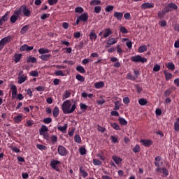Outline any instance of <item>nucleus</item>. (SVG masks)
I'll return each instance as SVG.
<instances>
[{"instance_id":"1","label":"nucleus","mask_w":179,"mask_h":179,"mask_svg":"<svg viewBox=\"0 0 179 179\" xmlns=\"http://www.w3.org/2000/svg\"><path fill=\"white\" fill-rule=\"evenodd\" d=\"M62 107L64 114H72L76 110V103L72 105L69 100H66L64 101Z\"/></svg>"},{"instance_id":"2","label":"nucleus","mask_w":179,"mask_h":179,"mask_svg":"<svg viewBox=\"0 0 179 179\" xmlns=\"http://www.w3.org/2000/svg\"><path fill=\"white\" fill-rule=\"evenodd\" d=\"M130 59L131 61H132V62H135L136 64L138 62H141V64H145V62H148V59L142 57V56L139 55L131 57Z\"/></svg>"},{"instance_id":"3","label":"nucleus","mask_w":179,"mask_h":179,"mask_svg":"<svg viewBox=\"0 0 179 179\" xmlns=\"http://www.w3.org/2000/svg\"><path fill=\"white\" fill-rule=\"evenodd\" d=\"M17 80L18 85H22V83H24V82L27 80V74L23 73V71H20L18 73Z\"/></svg>"},{"instance_id":"4","label":"nucleus","mask_w":179,"mask_h":179,"mask_svg":"<svg viewBox=\"0 0 179 179\" xmlns=\"http://www.w3.org/2000/svg\"><path fill=\"white\" fill-rule=\"evenodd\" d=\"M57 153L60 156H66L69 153V151L64 145H58Z\"/></svg>"},{"instance_id":"5","label":"nucleus","mask_w":179,"mask_h":179,"mask_svg":"<svg viewBox=\"0 0 179 179\" xmlns=\"http://www.w3.org/2000/svg\"><path fill=\"white\" fill-rule=\"evenodd\" d=\"M20 10L22 12L24 16H26V17H30L31 13L30 12V10L27 9L26 6H22L20 8Z\"/></svg>"},{"instance_id":"6","label":"nucleus","mask_w":179,"mask_h":179,"mask_svg":"<svg viewBox=\"0 0 179 179\" xmlns=\"http://www.w3.org/2000/svg\"><path fill=\"white\" fill-rule=\"evenodd\" d=\"M59 164H61V162L55 159H52L50 162V166L52 167L53 170H56V171H59V169L57 167Z\"/></svg>"},{"instance_id":"7","label":"nucleus","mask_w":179,"mask_h":179,"mask_svg":"<svg viewBox=\"0 0 179 179\" xmlns=\"http://www.w3.org/2000/svg\"><path fill=\"white\" fill-rule=\"evenodd\" d=\"M140 143L145 146V148H149L153 145V141L149 139H141Z\"/></svg>"},{"instance_id":"8","label":"nucleus","mask_w":179,"mask_h":179,"mask_svg":"<svg viewBox=\"0 0 179 179\" xmlns=\"http://www.w3.org/2000/svg\"><path fill=\"white\" fill-rule=\"evenodd\" d=\"M152 8H155V3H144L141 5V9L143 10H145V9H152Z\"/></svg>"},{"instance_id":"9","label":"nucleus","mask_w":179,"mask_h":179,"mask_svg":"<svg viewBox=\"0 0 179 179\" xmlns=\"http://www.w3.org/2000/svg\"><path fill=\"white\" fill-rule=\"evenodd\" d=\"M113 34V30L110 28H106L103 31V35L101 36V38H107V37H110Z\"/></svg>"},{"instance_id":"10","label":"nucleus","mask_w":179,"mask_h":179,"mask_svg":"<svg viewBox=\"0 0 179 179\" xmlns=\"http://www.w3.org/2000/svg\"><path fill=\"white\" fill-rule=\"evenodd\" d=\"M78 20H80V22H87V20L89 19V14L87 13H84L81 14L78 17Z\"/></svg>"},{"instance_id":"11","label":"nucleus","mask_w":179,"mask_h":179,"mask_svg":"<svg viewBox=\"0 0 179 179\" xmlns=\"http://www.w3.org/2000/svg\"><path fill=\"white\" fill-rule=\"evenodd\" d=\"M34 46H28L27 44H24L22 45L20 48V51L23 52V51H31L34 50Z\"/></svg>"},{"instance_id":"12","label":"nucleus","mask_w":179,"mask_h":179,"mask_svg":"<svg viewBox=\"0 0 179 179\" xmlns=\"http://www.w3.org/2000/svg\"><path fill=\"white\" fill-rule=\"evenodd\" d=\"M155 167H159L160 166L163 165V162H162V157L160 156H157L155 159Z\"/></svg>"},{"instance_id":"13","label":"nucleus","mask_w":179,"mask_h":179,"mask_svg":"<svg viewBox=\"0 0 179 179\" xmlns=\"http://www.w3.org/2000/svg\"><path fill=\"white\" fill-rule=\"evenodd\" d=\"M10 90L12 91V99H15L16 96L17 95V87H16V85H13L10 87Z\"/></svg>"},{"instance_id":"14","label":"nucleus","mask_w":179,"mask_h":179,"mask_svg":"<svg viewBox=\"0 0 179 179\" xmlns=\"http://www.w3.org/2000/svg\"><path fill=\"white\" fill-rule=\"evenodd\" d=\"M117 43H118V38H110L106 41V44H108V45H113L114 44H117Z\"/></svg>"},{"instance_id":"15","label":"nucleus","mask_w":179,"mask_h":179,"mask_svg":"<svg viewBox=\"0 0 179 179\" xmlns=\"http://www.w3.org/2000/svg\"><path fill=\"white\" fill-rule=\"evenodd\" d=\"M114 17H115L117 20H122V17H124V13L121 12L115 11L113 15Z\"/></svg>"},{"instance_id":"16","label":"nucleus","mask_w":179,"mask_h":179,"mask_svg":"<svg viewBox=\"0 0 179 179\" xmlns=\"http://www.w3.org/2000/svg\"><path fill=\"white\" fill-rule=\"evenodd\" d=\"M90 39L91 40V41H96V38H97V34H96V31H94V30H92L90 35Z\"/></svg>"},{"instance_id":"17","label":"nucleus","mask_w":179,"mask_h":179,"mask_svg":"<svg viewBox=\"0 0 179 179\" xmlns=\"http://www.w3.org/2000/svg\"><path fill=\"white\" fill-rule=\"evenodd\" d=\"M10 36H6L3 38L0 41V43L3 45H6V44H8V43H10Z\"/></svg>"},{"instance_id":"18","label":"nucleus","mask_w":179,"mask_h":179,"mask_svg":"<svg viewBox=\"0 0 179 179\" xmlns=\"http://www.w3.org/2000/svg\"><path fill=\"white\" fill-rule=\"evenodd\" d=\"M94 86L95 89H101L102 87H104L105 84H104V82L101 81V82L95 83Z\"/></svg>"},{"instance_id":"19","label":"nucleus","mask_w":179,"mask_h":179,"mask_svg":"<svg viewBox=\"0 0 179 179\" xmlns=\"http://www.w3.org/2000/svg\"><path fill=\"white\" fill-rule=\"evenodd\" d=\"M52 115L55 118H57L58 115H59V108L58 106H55L52 111Z\"/></svg>"},{"instance_id":"20","label":"nucleus","mask_w":179,"mask_h":179,"mask_svg":"<svg viewBox=\"0 0 179 179\" xmlns=\"http://www.w3.org/2000/svg\"><path fill=\"white\" fill-rule=\"evenodd\" d=\"M23 120V115H18L14 117V121L15 124H19V122H21Z\"/></svg>"},{"instance_id":"21","label":"nucleus","mask_w":179,"mask_h":179,"mask_svg":"<svg viewBox=\"0 0 179 179\" xmlns=\"http://www.w3.org/2000/svg\"><path fill=\"white\" fill-rule=\"evenodd\" d=\"M67 128H68V124H64L63 127H61V126L57 127L58 131L63 132V134H65V132H66Z\"/></svg>"},{"instance_id":"22","label":"nucleus","mask_w":179,"mask_h":179,"mask_svg":"<svg viewBox=\"0 0 179 179\" xmlns=\"http://www.w3.org/2000/svg\"><path fill=\"white\" fill-rule=\"evenodd\" d=\"M45 132H48V128L45 125H43L41 129L39 130L40 135H44Z\"/></svg>"},{"instance_id":"23","label":"nucleus","mask_w":179,"mask_h":179,"mask_svg":"<svg viewBox=\"0 0 179 179\" xmlns=\"http://www.w3.org/2000/svg\"><path fill=\"white\" fill-rule=\"evenodd\" d=\"M20 59H22V54H15L14 56V62L17 64L20 62Z\"/></svg>"},{"instance_id":"24","label":"nucleus","mask_w":179,"mask_h":179,"mask_svg":"<svg viewBox=\"0 0 179 179\" xmlns=\"http://www.w3.org/2000/svg\"><path fill=\"white\" fill-rule=\"evenodd\" d=\"M112 159L113 162H115V164H117V165L121 164V162H122V159L120 158V157L113 156Z\"/></svg>"},{"instance_id":"25","label":"nucleus","mask_w":179,"mask_h":179,"mask_svg":"<svg viewBox=\"0 0 179 179\" xmlns=\"http://www.w3.org/2000/svg\"><path fill=\"white\" fill-rule=\"evenodd\" d=\"M168 7L171 8V10H177V9H178V6L174 3H169Z\"/></svg>"},{"instance_id":"26","label":"nucleus","mask_w":179,"mask_h":179,"mask_svg":"<svg viewBox=\"0 0 179 179\" xmlns=\"http://www.w3.org/2000/svg\"><path fill=\"white\" fill-rule=\"evenodd\" d=\"M50 141L52 142V145H55L58 142V136L55 135H52L50 138Z\"/></svg>"},{"instance_id":"27","label":"nucleus","mask_w":179,"mask_h":179,"mask_svg":"<svg viewBox=\"0 0 179 179\" xmlns=\"http://www.w3.org/2000/svg\"><path fill=\"white\" fill-rule=\"evenodd\" d=\"M27 62H31L32 64H36L37 62V59L33 56H29L27 58Z\"/></svg>"},{"instance_id":"28","label":"nucleus","mask_w":179,"mask_h":179,"mask_svg":"<svg viewBox=\"0 0 179 179\" xmlns=\"http://www.w3.org/2000/svg\"><path fill=\"white\" fill-rule=\"evenodd\" d=\"M50 57H51V55L48 54V55H42L39 57V58L42 59V61H48Z\"/></svg>"},{"instance_id":"29","label":"nucleus","mask_w":179,"mask_h":179,"mask_svg":"<svg viewBox=\"0 0 179 179\" xmlns=\"http://www.w3.org/2000/svg\"><path fill=\"white\" fill-rule=\"evenodd\" d=\"M127 79H128L129 80L135 81L136 79H138V76H134L130 73H129L127 74Z\"/></svg>"},{"instance_id":"30","label":"nucleus","mask_w":179,"mask_h":179,"mask_svg":"<svg viewBox=\"0 0 179 179\" xmlns=\"http://www.w3.org/2000/svg\"><path fill=\"white\" fill-rule=\"evenodd\" d=\"M116 51L119 55V57H122V52H124V50H122V48H121V46L120 45H117Z\"/></svg>"},{"instance_id":"31","label":"nucleus","mask_w":179,"mask_h":179,"mask_svg":"<svg viewBox=\"0 0 179 179\" xmlns=\"http://www.w3.org/2000/svg\"><path fill=\"white\" fill-rule=\"evenodd\" d=\"M80 173L83 178H86V177L89 176V173L83 170V169H82V166L80 167Z\"/></svg>"},{"instance_id":"32","label":"nucleus","mask_w":179,"mask_h":179,"mask_svg":"<svg viewBox=\"0 0 179 179\" xmlns=\"http://www.w3.org/2000/svg\"><path fill=\"white\" fill-rule=\"evenodd\" d=\"M164 73L165 75L166 80H170L171 78H173V74L171 73L167 72V71H164Z\"/></svg>"},{"instance_id":"33","label":"nucleus","mask_w":179,"mask_h":179,"mask_svg":"<svg viewBox=\"0 0 179 179\" xmlns=\"http://www.w3.org/2000/svg\"><path fill=\"white\" fill-rule=\"evenodd\" d=\"M132 151L134 153H139L141 152V146L139 144H136L133 148Z\"/></svg>"},{"instance_id":"34","label":"nucleus","mask_w":179,"mask_h":179,"mask_svg":"<svg viewBox=\"0 0 179 179\" xmlns=\"http://www.w3.org/2000/svg\"><path fill=\"white\" fill-rule=\"evenodd\" d=\"M101 3V1L100 0H92L90 3L91 6H96V5H100Z\"/></svg>"},{"instance_id":"35","label":"nucleus","mask_w":179,"mask_h":179,"mask_svg":"<svg viewBox=\"0 0 179 179\" xmlns=\"http://www.w3.org/2000/svg\"><path fill=\"white\" fill-rule=\"evenodd\" d=\"M140 106H146L148 104V100L145 98H141L138 100Z\"/></svg>"},{"instance_id":"36","label":"nucleus","mask_w":179,"mask_h":179,"mask_svg":"<svg viewBox=\"0 0 179 179\" xmlns=\"http://www.w3.org/2000/svg\"><path fill=\"white\" fill-rule=\"evenodd\" d=\"M38 52H39V54H42V55H43L44 54H48V52H50V50H48L47 48H41L38 50Z\"/></svg>"},{"instance_id":"37","label":"nucleus","mask_w":179,"mask_h":179,"mask_svg":"<svg viewBox=\"0 0 179 179\" xmlns=\"http://www.w3.org/2000/svg\"><path fill=\"white\" fill-rule=\"evenodd\" d=\"M27 31H29V25L24 26L20 30L21 34H26Z\"/></svg>"},{"instance_id":"38","label":"nucleus","mask_w":179,"mask_h":179,"mask_svg":"<svg viewBox=\"0 0 179 179\" xmlns=\"http://www.w3.org/2000/svg\"><path fill=\"white\" fill-rule=\"evenodd\" d=\"M110 125L113 129H115V131H121V127H120V125L116 122L111 123Z\"/></svg>"},{"instance_id":"39","label":"nucleus","mask_w":179,"mask_h":179,"mask_svg":"<svg viewBox=\"0 0 179 179\" xmlns=\"http://www.w3.org/2000/svg\"><path fill=\"white\" fill-rule=\"evenodd\" d=\"M166 68L171 71H174V69H176V66L174 65V63L169 62L166 65Z\"/></svg>"},{"instance_id":"40","label":"nucleus","mask_w":179,"mask_h":179,"mask_svg":"<svg viewBox=\"0 0 179 179\" xmlns=\"http://www.w3.org/2000/svg\"><path fill=\"white\" fill-rule=\"evenodd\" d=\"M148 51V46L146 45H141L138 48V52H145Z\"/></svg>"},{"instance_id":"41","label":"nucleus","mask_w":179,"mask_h":179,"mask_svg":"<svg viewBox=\"0 0 179 179\" xmlns=\"http://www.w3.org/2000/svg\"><path fill=\"white\" fill-rule=\"evenodd\" d=\"M165 15H166V13L164 12V10H162V11H159L157 13L158 19H163V17H164Z\"/></svg>"},{"instance_id":"42","label":"nucleus","mask_w":179,"mask_h":179,"mask_svg":"<svg viewBox=\"0 0 179 179\" xmlns=\"http://www.w3.org/2000/svg\"><path fill=\"white\" fill-rule=\"evenodd\" d=\"M76 71L80 72V73H85V72H86V70H85V68L82 66H77Z\"/></svg>"},{"instance_id":"43","label":"nucleus","mask_w":179,"mask_h":179,"mask_svg":"<svg viewBox=\"0 0 179 179\" xmlns=\"http://www.w3.org/2000/svg\"><path fill=\"white\" fill-rule=\"evenodd\" d=\"M74 141L76 142V143H80V142H82V138H80V136L76 134L74 136Z\"/></svg>"},{"instance_id":"44","label":"nucleus","mask_w":179,"mask_h":179,"mask_svg":"<svg viewBox=\"0 0 179 179\" xmlns=\"http://www.w3.org/2000/svg\"><path fill=\"white\" fill-rule=\"evenodd\" d=\"M118 121L120 124V125H127V124H128V122H127L124 117H119L118 118Z\"/></svg>"},{"instance_id":"45","label":"nucleus","mask_w":179,"mask_h":179,"mask_svg":"<svg viewBox=\"0 0 179 179\" xmlns=\"http://www.w3.org/2000/svg\"><path fill=\"white\" fill-rule=\"evenodd\" d=\"M76 78L77 79V80H79V82H85V77H83L80 74L76 75Z\"/></svg>"},{"instance_id":"46","label":"nucleus","mask_w":179,"mask_h":179,"mask_svg":"<svg viewBox=\"0 0 179 179\" xmlns=\"http://www.w3.org/2000/svg\"><path fill=\"white\" fill-rule=\"evenodd\" d=\"M36 148L37 149H39V150H47V146L41 144H37Z\"/></svg>"},{"instance_id":"47","label":"nucleus","mask_w":179,"mask_h":179,"mask_svg":"<svg viewBox=\"0 0 179 179\" xmlns=\"http://www.w3.org/2000/svg\"><path fill=\"white\" fill-rule=\"evenodd\" d=\"M103 163L101 162V161L97 159H93V164L94 166H101Z\"/></svg>"},{"instance_id":"48","label":"nucleus","mask_w":179,"mask_h":179,"mask_svg":"<svg viewBox=\"0 0 179 179\" xmlns=\"http://www.w3.org/2000/svg\"><path fill=\"white\" fill-rule=\"evenodd\" d=\"M171 93H173V90L168 89L164 92V94L166 97H169V96H170V94H171Z\"/></svg>"},{"instance_id":"49","label":"nucleus","mask_w":179,"mask_h":179,"mask_svg":"<svg viewBox=\"0 0 179 179\" xmlns=\"http://www.w3.org/2000/svg\"><path fill=\"white\" fill-rule=\"evenodd\" d=\"M79 152L81 155V156H85V154L86 153V148H85V147L80 148Z\"/></svg>"},{"instance_id":"50","label":"nucleus","mask_w":179,"mask_h":179,"mask_svg":"<svg viewBox=\"0 0 179 179\" xmlns=\"http://www.w3.org/2000/svg\"><path fill=\"white\" fill-rule=\"evenodd\" d=\"M30 76H33L34 78H38V71H32L29 73Z\"/></svg>"},{"instance_id":"51","label":"nucleus","mask_w":179,"mask_h":179,"mask_svg":"<svg viewBox=\"0 0 179 179\" xmlns=\"http://www.w3.org/2000/svg\"><path fill=\"white\" fill-rule=\"evenodd\" d=\"M93 60H92V59H87L85 58L82 61V64L83 65H87V64H89V62H92Z\"/></svg>"},{"instance_id":"52","label":"nucleus","mask_w":179,"mask_h":179,"mask_svg":"<svg viewBox=\"0 0 179 179\" xmlns=\"http://www.w3.org/2000/svg\"><path fill=\"white\" fill-rule=\"evenodd\" d=\"M55 75H56V76H65V75L64 74V71L61 70L56 71L55 72Z\"/></svg>"},{"instance_id":"53","label":"nucleus","mask_w":179,"mask_h":179,"mask_svg":"<svg viewBox=\"0 0 179 179\" xmlns=\"http://www.w3.org/2000/svg\"><path fill=\"white\" fill-rule=\"evenodd\" d=\"M48 2L50 6H52V5L58 3V0H48Z\"/></svg>"},{"instance_id":"54","label":"nucleus","mask_w":179,"mask_h":179,"mask_svg":"<svg viewBox=\"0 0 179 179\" xmlns=\"http://www.w3.org/2000/svg\"><path fill=\"white\" fill-rule=\"evenodd\" d=\"M76 13H83V8L82 7H76L75 9Z\"/></svg>"},{"instance_id":"55","label":"nucleus","mask_w":179,"mask_h":179,"mask_svg":"<svg viewBox=\"0 0 179 179\" xmlns=\"http://www.w3.org/2000/svg\"><path fill=\"white\" fill-rule=\"evenodd\" d=\"M44 124H50V122H52V119L51 117H46L43 119Z\"/></svg>"},{"instance_id":"56","label":"nucleus","mask_w":179,"mask_h":179,"mask_svg":"<svg viewBox=\"0 0 179 179\" xmlns=\"http://www.w3.org/2000/svg\"><path fill=\"white\" fill-rule=\"evenodd\" d=\"M77 47L79 48V50H82V48L85 47V42H83V41H80L77 45Z\"/></svg>"},{"instance_id":"57","label":"nucleus","mask_w":179,"mask_h":179,"mask_svg":"<svg viewBox=\"0 0 179 179\" xmlns=\"http://www.w3.org/2000/svg\"><path fill=\"white\" fill-rule=\"evenodd\" d=\"M94 11L95 13H100V12H101V6H95Z\"/></svg>"},{"instance_id":"58","label":"nucleus","mask_w":179,"mask_h":179,"mask_svg":"<svg viewBox=\"0 0 179 179\" xmlns=\"http://www.w3.org/2000/svg\"><path fill=\"white\" fill-rule=\"evenodd\" d=\"M9 13H6L3 16L1 17V20L4 22H8Z\"/></svg>"},{"instance_id":"59","label":"nucleus","mask_w":179,"mask_h":179,"mask_svg":"<svg viewBox=\"0 0 179 179\" xmlns=\"http://www.w3.org/2000/svg\"><path fill=\"white\" fill-rule=\"evenodd\" d=\"M80 107L83 111H86V110H87V106L85 103H80Z\"/></svg>"},{"instance_id":"60","label":"nucleus","mask_w":179,"mask_h":179,"mask_svg":"<svg viewBox=\"0 0 179 179\" xmlns=\"http://www.w3.org/2000/svg\"><path fill=\"white\" fill-rule=\"evenodd\" d=\"M174 130L176 132L179 131V122L176 120V122L174 123Z\"/></svg>"},{"instance_id":"61","label":"nucleus","mask_w":179,"mask_h":179,"mask_svg":"<svg viewBox=\"0 0 179 179\" xmlns=\"http://www.w3.org/2000/svg\"><path fill=\"white\" fill-rule=\"evenodd\" d=\"M10 20L11 23H16V21L17 20V17H16V15H12L10 18Z\"/></svg>"},{"instance_id":"62","label":"nucleus","mask_w":179,"mask_h":179,"mask_svg":"<svg viewBox=\"0 0 179 179\" xmlns=\"http://www.w3.org/2000/svg\"><path fill=\"white\" fill-rule=\"evenodd\" d=\"M114 9V6H107L105 8L106 12H111Z\"/></svg>"},{"instance_id":"63","label":"nucleus","mask_w":179,"mask_h":179,"mask_svg":"<svg viewBox=\"0 0 179 179\" xmlns=\"http://www.w3.org/2000/svg\"><path fill=\"white\" fill-rule=\"evenodd\" d=\"M153 71L154 72H159V71H160V65L155 64L153 67Z\"/></svg>"},{"instance_id":"64","label":"nucleus","mask_w":179,"mask_h":179,"mask_svg":"<svg viewBox=\"0 0 179 179\" xmlns=\"http://www.w3.org/2000/svg\"><path fill=\"white\" fill-rule=\"evenodd\" d=\"M113 110H120V101H116L115 102V107Z\"/></svg>"}]
</instances>
